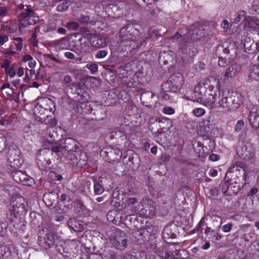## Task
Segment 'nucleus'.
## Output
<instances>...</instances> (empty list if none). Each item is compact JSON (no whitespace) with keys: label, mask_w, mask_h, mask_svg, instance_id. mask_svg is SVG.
Returning a JSON list of instances; mask_svg holds the SVG:
<instances>
[{"label":"nucleus","mask_w":259,"mask_h":259,"mask_svg":"<svg viewBox=\"0 0 259 259\" xmlns=\"http://www.w3.org/2000/svg\"><path fill=\"white\" fill-rule=\"evenodd\" d=\"M110 240L112 245L120 250H123L127 247V237L125 233L121 230H116L114 236Z\"/></svg>","instance_id":"obj_10"},{"label":"nucleus","mask_w":259,"mask_h":259,"mask_svg":"<svg viewBox=\"0 0 259 259\" xmlns=\"http://www.w3.org/2000/svg\"><path fill=\"white\" fill-rule=\"evenodd\" d=\"M154 93L152 92H144L140 96V100L143 105L147 107H151L154 102Z\"/></svg>","instance_id":"obj_24"},{"label":"nucleus","mask_w":259,"mask_h":259,"mask_svg":"<svg viewBox=\"0 0 259 259\" xmlns=\"http://www.w3.org/2000/svg\"><path fill=\"white\" fill-rule=\"evenodd\" d=\"M51 151L49 149H43L38 152L36 155V160L38 166L40 169H47L49 167L51 161L50 160V155Z\"/></svg>","instance_id":"obj_13"},{"label":"nucleus","mask_w":259,"mask_h":259,"mask_svg":"<svg viewBox=\"0 0 259 259\" xmlns=\"http://www.w3.org/2000/svg\"><path fill=\"white\" fill-rule=\"evenodd\" d=\"M136 234L137 242L142 244L148 241L151 236V232L148 231V229L143 228L138 231Z\"/></svg>","instance_id":"obj_25"},{"label":"nucleus","mask_w":259,"mask_h":259,"mask_svg":"<svg viewBox=\"0 0 259 259\" xmlns=\"http://www.w3.org/2000/svg\"><path fill=\"white\" fill-rule=\"evenodd\" d=\"M57 26L54 23H50L48 24L47 27V31H52L56 29Z\"/></svg>","instance_id":"obj_58"},{"label":"nucleus","mask_w":259,"mask_h":259,"mask_svg":"<svg viewBox=\"0 0 259 259\" xmlns=\"http://www.w3.org/2000/svg\"><path fill=\"white\" fill-rule=\"evenodd\" d=\"M219 190L216 187H212L210 189V195L212 196H216L218 195Z\"/></svg>","instance_id":"obj_60"},{"label":"nucleus","mask_w":259,"mask_h":259,"mask_svg":"<svg viewBox=\"0 0 259 259\" xmlns=\"http://www.w3.org/2000/svg\"><path fill=\"white\" fill-rule=\"evenodd\" d=\"M208 82L209 80H206L204 82L197 83L191 93V100L200 103L207 93V89L209 86Z\"/></svg>","instance_id":"obj_11"},{"label":"nucleus","mask_w":259,"mask_h":259,"mask_svg":"<svg viewBox=\"0 0 259 259\" xmlns=\"http://www.w3.org/2000/svg\"><path fill=\"white\" fill-rule=\"evenodd\" d=\"M187 30L181 29L174 36L180 44L182 53L189 57H193L196 53V49L194 47L191 40L186 39Z\"/></svg>","instance_id":"obj_6"},{"label":"nucleus","mask_w":259,"mask_h":259,"mask_svg":"<svg viewBox=\"0 0 259 259\" xmlns=\"http://www.w3.org/2000/svg\"><path fill=\"white\" fill-rule=\"evenodd\" d=\"M244 123L243 120H239L237 122L235 126V131L236 132H239L244 126Z\"/></svg>","instance_id":"obj_47"},{"label":"nucleus","mask_w":259,"mask_h":259,"mask_svg":"<svg viewBox=\"0 0 259 259\" xmlns=\"http://www.w3.org/2000/svg\"><path fill=\"white\" fill-rule=\"evenodd\" d=\"M87 37L90 40V43L93 47L96 48H103L106 47L107 45V38L103 36L96 35L94 34L89 33V34Z\"/></svg>","instance_id":"obj_17"},{"label":"nucleus","mask_w":259,"mask_h":259,"mask_svg":"<svg viewBox=\"0 0 259 259\" xmlns=\"http://www.w3.org/2000/svg\"><path fill=\"white\" fill-rule=\"evenodd\" d=\"M80 89V83L77 82H73L66 85L64 88V91L67 95L68 93H76L77 91ZM78 94V93L77 92Z\"/></svg>","instance_id":"obj_32"},{"label":"nucleus","mask_w":259,"mask_h":259,"mask_svg":"<svg viewBox=\"0 0 259 259\" xmlns=\"http://www.w3.org/2000/svg\"><path fill=\"white\" fill-rule=\"evenodd\" d=\"M257 113L258 111L255 109V111H251L248 116V119L250 123V124L252 127H257V125L256 123L257 121Z\"/></svg>","instance_id":"obj_34"},{"label":"nucleus","mask_w":259,"mask_h":259,"mask_svg":"<svg viewBox=\"0 0 259 259\" xmlns=\"http://www.w3.org/2000/svg\"><path fill=\"white\" fill-rule=\"evenodd\" d=\"M7 71V74L10 77H12L16 74V71L14 68L12 67L10 68H9L6 70Z\"/></svg>","instance_id":"obj_59"},{"label":"nucleus","mask_w":259,"mask_h":259,"mask_svg":"<svg viewBox=\"0 0 259 259\" xmlns=\"http://www.w3.org/2000/svg\"><path fill=\"white\" fill-rule=\"evenodd\" d=\"M155 252L157 254L163 259H177L175 256L176 253L174 251L168 253L165 245L157 247L155 249Z\"/></svg>","instance_id":"obj_23"},{"label":"nucleus","mask_w":259,"mask_h":259,"mask_svg":"<svg viewBox=\"0 0 259 259\" xmlns=\"http://www.w3.org/2000/svg\"><path fill=\"white\" fill-rule=\"evenodd\" d=\"M192 113L195 116L199 117L203 115L205 113V111L203 108H197L193 110Z\"/></svg>","instance_id":"obj_42"},{"label":"nucleus","mask_w":259,"mask_h":259,"mask_svg":"<svg viewBox=\"0 0 259 259\" xmlns=\"http://www.w3.org/2000/svg\"><path fill=\"white\" fill-rule=\"evenodd\" d=\"M7 139L3 133H0V147L2 149H4L6 146Z\"/></svg>","instance_id":"obj_46"},{"label":"nucleus","mask_w":259,"mask_h":259,"mask_svg":"<svg viewBox=\"0 0 259 259\" xmlns=\"http://www.w3.org/2000/svg\"><path fill=\"white\" fill-rule=\"evenodd\" d=\"M187 30L186 39L196 41L200 39L204 35V29L199 24H194L189 27V28H183Z\"/></svg>","instance_id":"obj_12"},{"label":"nucleus","mask_w":259,"mask_h":259,"mask_svg":"<svg viewBox=\"0 0 259 259\" xmlns=\"http://www.w3.org/2000/svg\"><path fill=\"white\" fill-rule=\"evenodd\" d=\"M51 151V154L53 152L56 153H61L63 152V149L62 144L60 146L52 145L51 147V149H49Z\"/></svg>","instance_id":"obj_40"},{"label":"nucleus","mask_w":259,"mask_h":259,"mask_svg":"<svg viewBox=\"0 0 259 259\" xmlns=\"http://www.w3.org/2000/svg\"><path fill=\"white\" fill-rule=\"evenodd\" d=\"M68 42V40L66 38H63L61 39L60 40H58L56 43V45L57 47L59 48H60L61 49H64L66 48Z\"/></svg>","instance_id":"obj_41"},{"label":"nucleus","mask_w":259,"mask_h":259,"mask_svg":"<svg viewBox=\"0 0 259 259\" xmlns=\"http://www.w3.org/2000/svg\"><path fill=\"white\" fill-rule=\"evenodd\" d=\"M68 226L75 232H80L83 230L82 222L74 218L70 219L67 222Z\"/></svg>","instance_id":"obj_27"},{"label":"nucleus","mask_w":259,"mask_h":259,"mask_svg":"<svg viewBox=\"0 0 259 259\" xmlns=\"http://www.w3.org/2000/svg\"><path fill=\"white\" fill-rule=\"evenodd\" d=\"M248 77L251 80L259 81V66L256 65L250 67L249 70Z\"/></svg>","instance_id":"obj_33"},{"label":"nucleus","mask_w":259,"mask_h":259,"mask_svg":"<svg viewBox=\"0 0 259 259\" xmlns=\"http://www.w3.org/2000/svg\"><path fill=\"white\" fill-rule=\"evenodd\" d=\"M26 202L23 197H19L13 200L10 206L6 213L7 219L11 221H14L26 212Z\"/></svg>","instance_id":"obj_4"},{"label":"nucleus","mask_w":259,"mask_h":259,"mask_svg":"<svg viewBox=\"0 0 259 259\" xmlns=\"http://www.w3.org/2000/svg\"><path fill=\"white\" fill-rule=\"evenodd\" d=\"M107 54V51L105 50H100L97 52L96 57L97 58H103L106 56Z\"/></svg>","instance_id":"obj_51"},{"label":"nucleus","mask_w":259,"mask_h":259,"mask_svg":"<svg viewBox=\"0 0 259 259\" xmlns=\"http://www.w3.org/2000/svg\"><path fill=\"white\" fill-rule=\"evenodd\" d=\"M77 152V151L69 152L67 156L68 160L69 161L70 163L73 165H75V163H76Z\"/></svg>","instance_id":"obj_37"},{"label":"nucleus","mask_w":259,"mask_h":259,"mask_svg":"<svg viewBox=\"0 0 259 259\" xmlns=\"http://www.w3.org/2000/svg\"><path fill=\"white\" fill-rule=\"evenodd\" d=\"M233 227V225L231 223H228L226 225H224L222 227V230L224 232L228 233L229 232Z\"/></svg>","instance_id":"obj_56"},{"label":"nucleus","mask_w":259,"mask_h":259,"mask_svg":"<svg viewBox=\"0 0 259 259\" xmlns=\"http://www.w3.org/2000/svg\"><path fill=\"white\" fill-rule=\"evenodd\" d=\"M179 227L175 224H170L165 226L162 232V237L165 242H168L170 239L177 237Z\"/></svg>","instance_id":"obj_16"},{"label":"nucleus","mask_w":259,"mask_h":259,"mask_svg":"<svg viewBox=\"0 0 259 259\" xmlns=\"http://www.w3.org/2000/svg\"><path fill=\"white\" fill-rule=\"evenodd\" d=\"M174 52L170 51H164L159 54V61L166 64L172 61L174 58Z\"/></svg>","instance_id":"obj_30"},{"label":"nucleus","mask_w":259,"mask_h":259,"mask_svg":"<svg viewBox=\"0 0 259 259\" xmlns=\"http://www.w3.org/2000/svg\"><path fill=\"white\" fill-rule=\"evenodd\" d=\"M161 161L164 163L168 162L170 159V156L166 154H163L160 158Z\"/></svg>","instance_id":"obj_53"},{"label":"nucleus","mask_w":259,"mask_h":259,"mask_svg":"<svg viewBox=\"0 0 259 259\" xmlns=\"http://www.w3.org/2000/svg\"><path fill=\"white\" fill-rule=\"evenodd\" d=\"M232 185L228 186L225 184L222 186V191L225 195L230 196L233 194H237L246 185V183H239L230 182Z\"/></svg>","instance_id":"obj_15"},{"label":"nucleus","mask_w":259,"mask_h":259,"mask_svg":"<svg viewBox=\"0 0 259 259\" xmlns=\"http://www.w3.org/2000/svg\"><path fill=\"white\" fill-rule=\"evenodd\" d=\"M183 83L184 79L182 74L177 72L172 74L168 80L162 84L161 90L163 92L168 91L176 92L181 89Z\"/></svg>","instance_id":"obj_7"},{"label":"nucleus","mask_w":259,"mask_h":259,"mask_svg":"<svg viewBox=\"0 0 259 259\" xmlns=\"http://www.w3.org/2000/svg\"><path fill=\"white\" fill-rule=\"evenodd\" d=\"M137 24H128L121 28L119 32L120 42L119 50L122 52L134 53L145 42L147 37H140Z\"/></svg>","instance_id":"obj_1"},{"label":"nucleus","mask_w":259,"mask_h":259,"mask_svg":"<svg viewBox=\"0 0 259 259\" xmlns=\"http://www.w3.org/2000/svg\"><path fill=\"white\" fill-rule=\"evenodd\" d=\"M15 40L17 41V43L15 44V45L17 47V50L18 51H20L23 47L22 45V39L21 37H17L15 38Z\"/></svg>","instance_id":"obj_48"},{"label":"nucleus","mask_w":259,"mask_h":259,"mask_svg":"<svg viewBox=\"0 0 259 259\" xmlns=\"http://www.w3.org/2000/svg\"><path fill=\"white\" fill-rule=\"evenodd\" d=\"M76 141L71 138H68L64 140L61 143L63 150L68 152L74 151L75 149Z\"/></svg>","instance_id":"obj_28"},{"label":"nucleus","mask_w":259,"mask_h":259,"mask_svg":"<svg viewBox=\"0 0 259 259\" xmlns=\"http://www.w3.org/2000/svg\"><path fill=\"white\" fill-rule=\"evenodd\" d=\"M86 67L89 69L92 73L94 74L98 71V66L97 64L92 63V64H88L86 65Z\"/></svg>","instance_id":"obj_43"},{"label":"nucleus","mask_w":259,"mask_h":259,"mask_svg":"<svg viewBox=\"0 0 259 259\" xmlns=\"http://www.w3.org/2000/svg\"><path fill=\"white\" fill-rule=\"evenodd\" d=\"M67 26L70 29H76L79 27V24L77 22L72 21V22L68 23Z\"/></svg>","instance_id":"obj_52"},{"label":"nucleus","mask_w":259,"mask_h":259,"mask_svg":"<svg viewBox=\"0 0 259 259\" xmlns=\"http://www.w3.org/2000/svg\"><path fill=\"white\" fill-rule=\"evenodd\" d=\"M94 192L97 195L101 194L104 191V188L100 182H94Z\"/></svg>","instance_id":"obj_38"},{"label":"nucleus","mask_w":259,"mask_h":259,"mask_svg":"<svg viewBox=\"0 0 259 259\" xmlns=\"http://www.w3.org/2000/svg\"><path fill=\"white\" fill-rule=\"evenodd\" d=\"M13 177L16 182L22 183L24 185L30 186L34 182L32 178L20 170L15 171L13 175Z\"/></svg>","instance_id":"obj_18"},{"label":"nucleus","mask_w":259,"mask_h":259,"mask_svg":"<svg viewBox=\"0 0 259 259\" xmlns=\"http://www.w3.org/2000/svg\"><path fill=\"white\" fill-rule=\"evenodd\" d=\"M138 199L135 197H130L125 200V203L127 205H131L135 204Z\"/></svg>","instance_id":"obj_54"},{"label":"nucleus","mask_w":259,"mask_h":259,"mask_svg":"<svg viewBox=\"0 0 259 259\" xmlns=\"http://www.w3.org/2000/svg\"><path fill=\"white\" fill-rule=\"evenodd\" d=\"M241 69V66L238 64H233L226 70L225 74L226 78L233 77L238 75Z\"/></svg>","instance_id":"obj_26"},{"label":"nucleus","mask_w":259,"mask_h":259,"mask_svg":"<svg viewBox=\"0 0 259 259\" xmlns=\"http://www.w3.org/2000/svg\"><path fill=\"white\" fill-rule=\"evenodd\" d=\"M36 37H37V35L35 33H33L32 35V36H31V38L29 40L30 42L32 44H33V45H34V46L36 45L37 42V40L36 39Z\"/></svg>","instance_id":"obj_63"},{"label":"nucleus","mask_w":259,"mask_h":259,"mask_svg":"<svg viewBox=\"0 0 259 259\" xmlns=\"http://www.w3.org/2000/svg\"><path fill=\"white\" fill-rule=\"evenodd\" d=\"M8 223L4 219H0V235L5 236L7 232Z\"/></svg>","instance_id":"obj_36"},{"label":"nucleus","mask_w":259,"mask_h":259,"mask_svg":"<svg viewBox=\"0 0 259 259\" xmlns=\"http://www.w3.org/2000/svg\"><path fill=\"white\" fill-rule=\"evenodd\" d=\"M16 12L19 13V29L20 31H25L30 25L36 24L39 21L38 17L29 6L20 4L16 8Z\"/></svg>","instance_id":"obj_2"},{"label":"nucleus","mask_w":259,"mask_h":259,"mask_svg":"<svg viewBox=\"0 0 259 259\" xmlns=\"http://www.w3.org/2000/svg\"><path fill=\"white\" fill-rule=\"evenodd\" d=\"M222 51H223L224 52V53L226 54H228L229 53L228 49H227V48H224L223 46H220L217 48L216 54L217 55H220V54Z\"/></svg>","instance_id":"obj_50"},{"label":"nucleus","mask_w":259,"mask_h":259,"mask_svg":"<svg viewBox=\"0 0 259 259\" xmlns=\"http://www.w3.org/2000/svg\"><path fill=\"white\" fill-rule=\"evenodd\" d=\"M78 20L82 24H88L90 20V17L88 15L81 14L78 18Z\"/></svg>","instance_id":"obj_45"},{"label":"nucleus","mask_w":259,"mask_h":259,"mask_svg":"<svg viewBox=\"0 0 259 259\" xmlns=\"http://www.w3.org/2000/svg\"><path fill=\"white\" fill-rule=\"evenodd\" d=\"M59 196L54 192L46 193L43 196V201L48 207L55 206L58 202Z\"/></svg>","instance_id":"obj_21"},{"label":"nucleus","mask_w":259,"mask_h":259,"mask_svg":"<svg viewBox=\"0 0 259 259\" xmlns=\"http://www.w3.org/2000/svg\"><path fill=\"white\" fill-rule=\"evenodd\" d=\"M244 25L245 27H248L253 30L259 29V19L255 17L247 16L246 21L244 23Z\"/></svg>","instance_id":"obj_29"},{"label":"nucleus","mask_w":259,"mask_h":259,"mask_svg":"<svg viewBox=\"0 0 259 259\" xmlns=\"http://www.w3.org/2000/svg\"><path fill=\"white\" fill-rule=\"evenodd\" d=\"M218 98H221L219 101L220 107L228 111H234L239 108L242 104V97L238 93L232 92L228 93L227 95H222L219 92Z\"/></svg>","instance_id":"obj_3"},{"label":"nucleus","mask_w":259,"mask_h":259,"mask_svg":"<svg viewBox=\"0 0 259 259\" xmlns=\"http://www.w3.org/2000/svg\"><path fill=\"white\" fill-rule=\"evenodd\" d=\"M42 231L45 234V236L38 237L37 243L45 249L51 248L55 244L56 234L52 229L48 227H44Z\"/></svg>","instance_id":"obj_8"},{"label":"nucleus","mask_w":259,"mask_h":259,"mask_svg":"<svg viewBox=\"0 0 259 259\" xmlns=\"http://www.w3.org/2000/svg\"><path fill=\"white\" fill-rule=\"evenodd\" d=\"M48 58L50 59H51L53 60L54 62L58 63L60 64H62V61L58 59L56 57H55L54 56H53L52 54H48Z\"/></svg>","instance_id":"obj_62"},{"label":"nucleus","mask_w":259,"mask_h":259,"mask_svg":"<svg viewBox=\"0 0 259 259\" xmlns=\"http://www.w3.org/2000/svg\"><path fill=\"white\" fill-rule=\"evenodd\" d=\"M142 204H138V207L135 209V212L143 216L145 218H153L156 213V204L152 200L148 199L147 203L142 205V207L140 209V207Z\"/></svg>","instance_id":"obj_9"},{"label":"nucleus","mask_w":259,"mask_h":259,"mask_svg":"<svg viewBox=\"0 0 259 259\" xmlns=\"http://www.w3.org/2000/svg\"><path fill=\"white\" fill-rule=\"evenodd\" d=\"M213 93L211 90L207 91L206 95L204 96L200 103L210 109L213 108L215 105L216 99L215 96H217V94L214 95Z\"/></svg>","instance_id":"obj_22"},{"label":"nucleus","mask_w":259,"mask_h":259,"mask_svg":"<svg viewBox=\"0 0 259 259\" xmlns=\"http://www.w3.org/2000/svg\"><path fill=\"white\" fill-rule=\"evenodd\" d=\"M101 155L108 162H117L122 157V152L119 148H107L101 151Z\"/></svg>","instance_id":"obj_14"},{"label":"nucleus","mask_w":259,"mask_h":259,"mask_svg":"<svg viewBox=\"0 0 259 259\" xmlns=\"http://www.w3.org/2000/svg\"><path fill=\"white\" fill-rule=\"evenodd\" d=\"M241 151L242 152L241 153V156L243 157V158L252 157L251 153H250L249 151H247V147L246 146H243L241 148Z\"/></svg>","instance_id":"obj_44"},{"label":"nucleus","mask_w":259,"mask_h":259,"mask_svg":"<svg viewBox=\"0 0 259 259\" xmlns=\"http://www.w3.org/2000/svg\"><path fill=\"white\" fill-rule=\"evenodd\" d=\"M247 172L245 170L244 164L237 161L229 169L226 175V178L229 179L230 182L246 183Z\"/></svg>","instance_id":"obj_5"},{"label":"nucleus","mask_w":259,"mask_h":259,"mask_svg":"<svg viewBox=\"0 0 259 259\" xmlns=\"http://www.w3.org/2000/svg\"><path fill=\"white\" fill-rule=\"evenodd\" d=\"M89 32L82 34L75 42L76 49L80 52H87L89 51L90 47L89 46L90 40L87 37Z\"/></svg>","instance_id":"obj_19"},{"label":"nucleus","mask_w":259,"mask_h":259,"mask_svg":"<svg viewBox=\"0 0 259 259\" xmlns=\"http://www.w3.org/2000/svg\"><path fill=\"white\" fill-rule=\"evenodd\" d=\"M19 151L16 149H12L8 153V160L12 167L17 168L21 165L19 157Z\"/></svg>","instance_id":"obj_20"},{"label":"nucleus","mask_w":259,"mask_h":259,"mask_svg":"<svg viewBox=\"0 0 259 259\" xmlns=\"http://www.w3.org/2000/svg\"><path fill=\"white\" fill-rule=\"evenodd\" d=\"M219 156L215 154H211L209 156V159L212 161H216L219 159Z\"/></svg>","instance_id":"obj_64"},{"label":"nucleus","mask_w":259,"mask_h":259,"mask_svg":"<svg viewBox=\"0 0 259 259\" xmlns=\"http://www.w3.org/2000/svg\"><path fill=\"white\" fill-rule=\"evenodd\" d=\"M247 17H246V12L244 11H238L236 15L234 21L236 23H239L243 21L244 23L246 21Z\"/></svg>","instance_id":"obj_35"},{"label":"nucleus","mask_w":259,"mask_h":259,"mask_svg":"<svg viewBox=\"0 0 259 259\" xmlns=\"http://www.w3.org/2000/svg\"><path fill=\"white\" fill-rule=\"evenodd\" d=\"M76 209L78 212H83L85 209V206L81 202H78L76 204Z\"/></svg>","instance_id":"obj_57"},{"label":"nucleus","mask_w":259,"mask_h":259,"mask_svg":"<svg viewBox=\"0 0 259 259\" xmlns=\"http://www.w3.org/2000/svg\"><path fill=\"white\" fill-rule=\"evenodd\" d=\"M163 112L166 114L171 115L174 114L175 110L170 107H165L163 108Z\"/></svg>","instance_id":"obj_55"},{"label":"nucleus","mask_w":259,"mask_h":259,"mask_svg":"<svg viewBox=\"0 0 259 259\" xmlns=\"http://www.w3.org/2000/svg\"><path fill=\"white\" fill-rule=\"evenodd\" d=\"M87 161L88 156L87 154L83 152L78 151L77 152L76 163L75 165L83 167L86 165Z\"/></svg>","instance_id":"obj_31"},{"label":"nucleus","mask_w":259,"mask_h":259,"mask_svg":"<svg viewBox=\"0 0 259 259\" xmlns=\"http://www.w3.org/2000/svg\"><path fill=\"white\" fill-rule=\"evenodd\" d=\"M68 7L69 2L67 1H63L57 6V9L59 12H64L68 9Z\"/></svg>","instance_id":"obj_39"},{"label":"nucleus","mask_w":259,"mask_h":259,"mask_svg":"<svg viewBox=\"0 0 259 259\" xmlns=\"http://www.w3.org/2000/svg\"><path fill=\"white\" fill-rule=\"evenodd\" d=\"M219 57V61H218V64L220 66L224 67L226 66L227 65L228 63L227 62V60L224 59L223 56H220V55H218Z\"/></svg>","instance_id":"obj_49"},{"label":"nucleus","mask_w":259,"mask_h":259,"mask_svg":"<svg viewBox=\"0 0 259 259\" xmlns=\"http://www.w3.org/2000/svg\"><path fill=\"white\" fill-rule=\"evenodd\" d=\"M10 66V62L6 59L4 62L1 64V67L5 69L6 71L8 69Z\"/></svg>","instance_id":"obj_61"}]
</instances>
